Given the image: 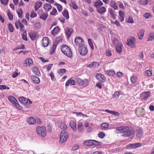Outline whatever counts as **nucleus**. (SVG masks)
Returning <instances> with one entry per match:
<instances>
[{
  "instance_id": "nucleus-55",
  "label": "nucleus",
  "mask_w": 154,
  "mask_h": 154,
  "mask_svg": "<svg viewBox=\"0 0 154 154\" xmlns=\"http://www.w3.org/2000/svg\"><path fill=\"white\" fill-rule=\"evenodd\" d=\"M66 71V70L65 69H60L58 70V73L60 75L61 73L63 74L65 73Z\"/></svg>"
},
{
  "instance_id": "nucleus-56",
  "label": "nucleus",
  "mask_w": 154,
  "mask_h": 154,
  "mask_svg": "<svg viewBox=\"0 0 154 154\" xmlns=\"http://www.w3.org/2000/svg\"><path fill=\"white\" fill-rule=\"evenodd\" d=\"M57 11L56 9L55 8H53L52 11L50 12V14L51 15H54Z\"/></svg>"
},
{
  "instance_id": "nucleus-29",
  "label": "nucleus",
  "mask_w": 154,
  "mask_h": 154,
  "mask_svg": "<svg viewBox=\"0 0 154 154\" xmlns=\"http://www.w3.org/2000/svg\"><path fill=\"white\" fill-rule=\"evenodd\" d=\"M70 125L71 127L72 128L74 132L76 131V124L73 121H71L70 122Z\"/></svg>"
},
{
  "instance_id": "nucleus-15",
  "label": "nucleus",
  "mask_w": 154,
  "mask_h": 154,
  "mask_svg": "<svg viewBox=\"0 0 154 154\" xmlns=\"http://www.w3.org/2000/svg\"><path fill=\"white\" fill-rule=\"evenodd\" d=\"M99 66V64L98 63L96 62H93L92 63L88 65L87 66L89 68H95L98 67Z\"/></svg>"
},
{
  "instance_id": "nucleus-1",
  "label": "nucleus",
  "mask_w": 154,
  "mask_h": 154,
  "mask_svg": "<svg viewBox=\"0 0 154 154\" xmlns=\"http://www.w3.org/2000/svg\"><path fill=\"white\" fill-rule=\"evenodd\" d=\"M61 49L63 54L66 55L68 57L71 58L72 57V51L68 46L65 45L61 47Z\"/></svg>"
},
{
  "instance_id": "nucleus-53",
  "label": "nucleus",
  "mask_w": 154,
  "mask_h": 154,
  "mask_svg": "<svg viewBox=\"0 0 154 154\" xmlns=\"http://www.w3.org/2000/svg\"><path fill=\"white\" fill-rule=\"evenodd\" d=\"M88 43L92 49H94V46L90 38L88 39Z\"/></svg>"
},
{
  "instance_id": "nucleus-25",
  "label": "nucleus",
  "mask_w": 154,
  "mask_h": 154,
  "mask_svg": "<svg viewBox=\"0 0 154 154\" xmlns=\"http://www.w3.org/2000/svg\"><path fill=\"white\" fill-rule=\"evenodd\" d=\"M37 35V32H31L29 34L30 37V38L32 40H34L36 39Z\"/></svg>"
},
{
  "instance_id": "nucleus-32",
  "label": "nucleus",
  "mask_w": 154,
  "mask_h": 154,
  "mask_svg": "<svg viewBox=\"0 0 154 154\" xmlns=\"http://www.w3.org/2000/svg\"><path fill=\"white\" fill-rule=\"evenodd\" d=\"M62 14L66 19L69 18V14L68 11L66 9H64V11L62 13Z\"/></svg>"
},
{
  "instance_id": "nucleus-57",
  "label": "nucleus",
  "mask_w": 154,
  "mask_h": 154,
  "mask_svg": "<svg viewBox=\"0 0 154 154\" xmlns=\"http://www.w3.org/2000/svg\"><path fill=\"white\" fill-rule=\"evenodd\" d=\"M137 77L134 76H132L131 77V80L132 83H134L136 82V80H137Z\"/></svg>"
},
{
  "instance_id": "nucleus-2",
  "label": "nucleus",
  "mask_w": 154,
  "mask_h": 154,
  "mask_svg": "<svg viewBox=\"0 0 154 154\" xmlns=\"http://www.w3.org/2000/svg\"><path fill=\"white\" fill-rule=\"evenodd\" d=\"M8 100L14 104V106L17 109H21L22 107L20 106L17 100L14 97L10 96L8 97Z\"/></svg>"
},
{
  "instance_id": "nucleus-44",
  "label": "nucleus",
  "mask_w": 154,
  "mask_h": 154,
  "mask_svg": "<svg viewBox=\"0 0 154 154\" xmlns=\"http://www.w3.org/2000/svg\"><path fill=\"white\" fill-rule=\"evenodd\" d=\"M54 5L57 6V8L59 11L60 12L62 11V7L60 5L57 3H55L54 4Z\"/></svg>"
},
{
  "instance_id": "nucleus-35",
  "label": "nucleus",
  "mask_w": 154,
  "mask_h": 154,
  "mask_svg": "<svg viewBox=\"0 0 154 154\" xmlns=\"http://www.w3.org/2000/svg\"><path fill=\"white\" fill-rule=\"evenodd\" d=\"M62 42V38L60 36L57 37L56 38L55 42L54 43V44L57 45L59 43H61Z\"/></svg>"
},
{
  "instance_id": "nucleus-37",
  "label": "nucleus",
  "mask_w": 154,
  "mask_h": 154,
  "mask_svg": "<svg viewBox=\"0 0 154 154\" xmlns=\"http://www.w3.org/2000/svg\"><path fill=\"white\" fill-rule=\"evenodd\" d=\"M17 12L18 15V17L20 18H22V14L23 13V11L21 8H20L17 11Z\"/></svg>"
},
{
  "instance_id": "nucleus-50",
  "label": "nucleus",
  "mask_w": 154,
  "mask_h": 154,
  "mask_svg": "<svg viewBox=\"0 0 154 154\" xmlns=\"http://www.w3.org/2000/svg\"><path fill=\"white\" fill-rule=\"evenodd\" d=\"M153 39H154V32H152L150 34L148 41H152Z\"/></svg>"
},
{
  "instance_id": "nucleus-19",
  "label": "nucleus",
  "mask_w": 154,
  "mask_h": 154,
  "mask_svg": "<svg viewBox=\"0 0 154 154\" xmlns=\"http://www.w3.org/2000/svg\"><path fill=\"white\" fill-rule=\"evenodd\" d=\"M72 78H70L66 82L65 84L66 86H68L69 84L72 85H75V81L73 80H72Z\"/></svg>"
},
{
  "instance_id": "nucleus-61",
  "label": "nucleus",
  "mask_w": 154,
  "mask_h": 154,
  "mask_svg": "<svg viewBox=\"0 0 154 154\" xmlns=\"http://www.w3.org/2000/svg\"><path fill=\"white\" fill-rule=\"evenodd\" d=\"M101 126L103 128H106L108 127L109 125L106 123H103L101 125Z\"/></svg>"
},
{
  "instance_id": "nucleus-6",
  "label": "nucleus",
  "mask_w": 154,
  "mask_h": 154,
  "mask_svg": "<svg viewBox=\"0 0 154 154\" xmlns=\"http://www.w3.org/2000/svg\"><path fill=\"white\" fill-rule=\"evenodd\" d=\"M134 132L132 129H129V127L125 128L122 135L123 137H129L134 134Z\"/></svg>"
},
{
  "instance_id": "nucleus-17",
  "label": "nucleus",
  "mask_w": 154,
  "mask_h": 154,
  "mask_svg": "<svg viewBox=\"0 0 154 154\" xmlns=\"http://www.w3.org/2000/svg\"><path fill=\"white\" fill-rule=\"evenodd\" d=\"M19 100L24 105L28 104V99H27L24 97H20L19 98Z\"/></svg>"
},
{
  "instance_id": "nucleus-48",
  "label": "nucleus",
  "mask_w": 154,
  "mask_h": 154,
  "mask_svg": "<svg viewBox=\"0 0 154 154\" xmlns=\"http://www.w3.org/2000/svg\"><path fill=\"white\" fill-rule=\"evenodd\" d=\"M8 16L10 20H12L13 19V15L10 11H8L7 13Z\"/></svg>"
},
{
  "instance_id": "nucleus-26",
  "label": "nucleus",
  "mask_w": 154,
  "mask_h": 154,
  "mask_svg": "<svg viewBox=\"0 0 154 154\" xmlns=\"http://www.w3.org/2000/svg\"><path fill=\"white\" fill-rule=\"evenodd\" d=\"M32 63V61L31 59L28 58L25 60L24 65L26 66H29Z\"/></svg>"
},
{
  "instance_id": "nucleus-20",
  "label": "nucleus",
  "mask_w": 154,
  "mask_h": 154,
  "mask_svg": "<svg viewBox=\"0 0 154 154\" xmlns=\"http://www.w3.org/2000/svg\"><path fill=\"white\" fill-rule=\"evenodd\" d=\"M51 5L49 4L46 3L44 5V8L46 11H48L52 8Z\"/></svg>"
},
{
  "instance_id": "nucleus-49",
  "label": "nucleus",
  "mask_w": 154,
  "mask_h": 154,
  "mask_svg": "<svg viewBox=\"0 0 154 154\" xmlns=\"http://www.w3.org/2000/svg\"><path fill=\"white\" fill-rule=\"evenodd\" d=\"M98 137L101 139H103L105 136V134L103 132H100L98 134Z\"/></svg>"
},
{
  "instance_id": "nucleus-16",
  "label": "nucleus",
  "mask_w": 154,
  "mask_h": 154,
  "mask_svg": "<svg viewBox=\"0 0 154 154\" xmlns=\"http://www.w3.org/2000/svg\"><path fill=\"white\" fill-rule=\"evenodd\" d=\"M66 34L68 37H69L72 32H73V30L71 28L66 27L65 30Z\"/></svg>"
},
{
  "instance_id": "nucleus-21",
  "label": "nucleus",
  "mask_w": 154,
  "mask_h": 154,
  "mask_svg": "<svg viewBox=\"0 0 154 154\" xmlns=\"http://www.w3.org/2000/svg\"><path fill=\"white\" fill-rule=\"evenodd\" d=\"M97 11L100 14H102L106 12V8L104 7L103 6L97 9Z\"/></svg>"
},
{
  "instance_id": "nucleus-38",
  "label": "nucleus",
  "mask_w": 154,
  "mask_h": 154,
  "mask_svg": "<svg viewBox=\"0 0 154 154\" xmlns=\"http://www.w3.org/2000/svg\"><path fill=\"white\" fill-rule=\"evenodd\" d=\"M32 70L33 72L36 75H38V69L36 67H33L32 68Z\"/></svg>"
},
{
  "instance_id": "nucleus-41",
  "label": "nucleus",
  "mask_w": 154,
  "mask_h": 154,
  "mask_svg": "<svg viewBox=\"0 0 154 154\" xmlns=\"http://www.w3.org/2000/svg\"><path fill=\"white\" fill-rule=\"evenodd\" d=\"M48 16L47 14L43 13L40 16V18L44 20H45L46 19Z\"/></svg>"
},
{
  "instance_id": "nucleus-31",
  "label": "nucleus",
  "mask_w": 154,
  "mask_h": 154,
  "mask_svg": "<svg viewBox=\"0 0 154 154\" xmlns=\"http://www.w3.org/2000/svg\"><path fill=\"white\" fill-rule=\"evenodd\" d=\"M23 25L22 24L20 21V20H18L15 23V26L16 28L17 29L19 28V27L21 26V27H23Z\"/></svg>"
},
{
  "instance_id": "nucleus-10",
  "label": "nucleus",
  "mask_w": 154,
  "mask_h": 154,
  "mask_svg": "<svg viewBox=\"0 0 154 154\" xmlns=\"http://www.w3.org/2000/svg\"><path fill=\"white\" fill-rule=\"evenodd\" d=\"M96 78L101 83L105 82L106 81L105 77L103 75L100 73L97 74L96 75Z\"/></svg>"
},
{
  "instance_id": "nucleus-60",
  "label": "nucleus",
  "mask_w": 154,
  "mask_h": 154,
  "mask_svg": "<svg viewBox=\"0 0 154 154\" xmlns=\"http://www.w3.org/2000/svg\"><path fill=\"white\" fill-rule=\"evenodd\" d=\"M2 4L6 5L8 4V0H0Z\"/></svg>"
},
{
  "instance_id": "nucleus-30",
  "label": "nucleus",
  "mask_w": 154,
  "mask_h": 154,
  "mask_svg": "<svg viewBox=\"0 0 154 154\" xmlns=\"http://www.w3.org/2000/svg\"><path fill=\"white\" fill-rule=\"evenodd\" d=\"M144 31L143 29H142L138 33V35L139 39L141 40L142 39L144 35Z\"/></svg>"
},
{
  "instance_id": "nucleus-52",
  "label": "nucleus",
  "mask_w": 154,
  "mask_h": 154,
  "mask_svg": "<svg viewBox=\"0 0 154 154\" xmlns=\"http://www.w3.org/2000/svg\"><path fill=\"white\" fill-rule=\"evenodd\" d=\"M113 43L115 44V46L116 45H119V44H121V43L119 42L118 40L115 38H114L113 40Z\"/></svg>"
},
{
  "instance_id": "nucleus-12",
  "label": "nucleus",
  "mask_w": 154,
  "mask_h": 154,
  "mask_svg": "<svg viewBox=\"0 0 154 154\" xmlns=\"http://www.w3.org/2000/svg\"><path fill=\"white\" fill-rule=\"evenodd\" d=\"M141 146V144L140 143H136L130 144L127 146V147L128 149H132L140 147Z\"/></svg>"
},
{
  "instance_id": "nucleus-46",
  "label": "nucleus",
  "mask_w": 154,
  "mask_h": 154,
  "mask_svg": "<svg viewBox=\"0 0 154 154\" xmlns=\"http://www.w3.org/2000/svg\"><path fill=\"white\" fill-rule=\"evenodd\" d=\"M145 75H146L150 76L152 74V71L151 70L149 69L146 70L145 72Z\"/></svg>"
},
{
  "instance_id": "nucleus-39",
  "label": "nucleus",
  "mask_w": 154,
  "mask_h": 154,
  "mask_svg": "<svg viewBox=\"0 0 154 154\" xmlns=\"http://www.w3.org/2000/svg\"><path fill=\"white\" fill-rule=\"evenodd\" d=\"M32 79L34 83L36 84L38 83V77L34 75L32 76Z\"/></svg>"
},
{
  "instance_id": "nucleus-5",
  "label": "nucleus",
  "mask_w": 154,
  "mask_h": 154,
  "mask_svg": "<svg viewBox=\"0 0 154 154\" xmlns=\"http://www.w3.org/2000/svg\"><path fill=\"white\" fill-rule=\"evenodd\" d=\"M136 40L135 38L133 36H131L127 39L126 44L128 46H130L132 48L135 47Z\"/></svg>"
},
{
  "instance_id": "nucleus-54",
  "label": "nucleus",
  "mask_w": 154,
  "mask_h": 154,
  "mask_svg": "<svg viewBox=\"0 0 154 154\" xmlns=\"http://www.w3.org/2000/svg\"><path fill=\"white\" fill-rule=\"evenodd\" d=\"M100 144L101 143L100 142L95 140H93V145L100 146Z\"/></svg>"
},
{
  "instance_id": "nucleus-11",
  "label": "nucleus",
  "mask_w": 154,
  "mask_h": 154,
  "mask_svg": "<svg viewBox=\"0 0 154 154\" xmlns=\"http://www.w3.org/2000/svg\"><path fill=\"white\" fill-rule=\"evenodd\" d=\"M49 41V39L48 37H43L42 40V46L44 47L48 46V45Z\"/></svg>"
},
{
  "instance_id": "nucleus-42",
  "label": "nucleus",
  "mask_w": 154,
  "mask_h": 154,
  "mask_svg": "<svg viewBox=\"0 0 154 154\" xmlns=\"http://www.w3.org/2000/svg\"><path fill=\"white\" fill-rule=\"evenodd\" d=\"M59 127L61 129L66 130L67 128V126L64 123L62 122L59 125Z\"/></svg>"
},
{
  "instance_id": "nucleus-18",
  "label": "nucleus",
  "mask_w": 154,
  "mask_h": 154,
  "mask_svg": "<svg viewBox=\"0 0 154 154\" xmlns=\"http://www.w3.org/2000/svg\"><path fill=\"white\" fill-rule=\"evenodd\" d=\"M122 43L119 44V45L115 46V48L116 51L119 54H121L122 51Z\"/></svg>"
},
{
  "instance_id": "nucleus-63",
  "label": "nucleus",
  "mask_w": 154,
  "mask_h": 154,
  "mask_svg": "<svg viewBox=\"0 0 154 154\" xmlns=\"http://www.w3.org/2000/svg\"><path fill=\"white\" fill-rule=\"evenodd\" d=\"M151 16V14L149 13H146L144 14V16L146 19H148Z\"/></svg>"
},
{
  "instance_id": "nucleus-43",
  "label": "nucleus",
  "mask_w": 154,
  "mask_h": 154,
  "mask_svg": "<svg viewBox=\"0 0 154 154\" xmlns=\"http://www.w3.org/2000/svg\"><path fill=\"white\" fill-rule=\"evenodd\" d=\"M109 11L113 18L114 20L116 19V18L113 10L112 8H111L109 10Z\"/></svg>"
},
{
  "instance_id": "nucleus-62",
  "label": "nucleus",
  "mask_w": 154,
  "mask_h": 154,
  "mask_svg": "<svg viewBox=\"0 0 154 154\" xmlns=\"http://www.w3.org/2000/svg\"><path fill=\"white\" fill-rule=\"evenodd\" d=\"M140 115L142 116H143V115H145V112L144 108H142L140 110Z\"/></svg>"
},
{
  "instance_id": "nucleus-58",
  "label": "nucleus",
  "mask_w": 154,
  "mask_h": 154,
  "mask_svg": "<svg viewBox=\"0 0 154 154\" xmlns=\"http://www.w3.org/2000/svg\"><path fill=\"white\" fill-rule=\"evenodd\" d=\"M120 94L119 92L118 91H116L115 92L114 94L112 95V97L113 98L116 97L117 96L119 97Z\"/></svg>"
},
{
  "instance_id": "nucleus-7",
  "label": "nucleus",
  "mask_w": 154,
  "mask_h": 154,
  "mask_svg": "<svg viewBox=\"0 0 154 154\" xmlns=\"http://www.w3.org/2000/svg\"><path fill=\"white\" fill-rule=\"evenodd\" d=\"M75 80L77 83L79 85H82L85 87L88 85V79H85L83 80L79 78H76Z\"/></svg>"
},
{
  "instance_id": "nucleus-24",
  "label": "nucleus",
  "mask_w": 154,
  "mask_h": 154,
  "mask_svg": "<svg viewBox=\"0 0 154 154\" xmlns=\"http://www.w3.org/2000/svg\"><path fill=\"white\" fill-rule=\"evenodd\" d=\"M60 30V28L58 26L55 27L54 29L51 31V34L53 35L56 34Z\"/></svg>"
},
{
  "instance_id": "nucleus-33",
  "label": "nucleus",
  "mask_w": 154,
  "mask_h": 154,
  "mask_svg": "<svg viewBox=\"0 0 154 154\" xmlns=\"http://www.w3.org/2000/svg\"><path fill=\"white\" fill-rule=\"evenodd\" d=\"M127 128L128 127L121 126L117 127L116 129L118 131H119L120 133H122V134L124 130L125 129V128Z\"/></svg>"
},
{
  "instance_id": "nucleus-13",
  "label": "nucleus",
  "mask_w": 154,
  "mask_h": 154,
  "mask_svg": "<svg viewBox=\"0 0 154 154\" xmlns=\"http://www.w3.org/2000/svg\"><path fill=\"white\" fill-rule=\"evenodd\" d=\"M40 128V132H39V135H40L43 137H45L46 134V131L45 127L43 126H39V129Z\"/></svg>"
},
{
  "instance_id": "nucleus-8",
  "label": "nucleus",
  "mask_w": 154,
  "mask_h": 154,
  "mask_svg": "<svg viewBox=\"0 0 154 154\" xmlns=\"http://www.w3.org/2000/svg\"><path fill=\"white\" fill-rule=\"evenodd\" d=\"M150 94V93L149 91H145L140 94V97L141 100L146 101Z\"/></svg>"
},
{
  "instance_id": "nucleus-9",
  "label": "nucleus",
  "mask_w": 154,
  "mask_h": 154,
  "mask_svg": "<svg viewBox=\"0 0 154 154\" xmlns=\"http://www.w3.org/2000/svg\"><path fill=\"white\" fill-rule=\"evenodd\" d=\"M75 45L76 46L79 45V47H80L82 44H84L83 39L79 37L75 38Z\"/></svg>"
},
{
  "instance_id": "nucleus-4",
  "label": "nucleus",
  "mask_w": 154,
  "mask_h": 154,
  "mask_svg": "<svg viewBox=\"0 0 154 154\" xmlns=\"http://www.w3.org/2000/svg\"><path fill=\"white\" fill-rule=\"evenodd\" d=\"M78 50L80 54L82 56H85L88 52V50L84 44H82L79 47Z\"/></svg>"
},
{
  "instance_id": "nucleus-64",
  "label": "nucleus",
  "mask_w": 154,
  "mask_h": 154,
  "mask_svg": "<svg viewBox=\"0 0 154 154\" xmlns=\"http://www.w3.org/2000/svg\"><path fill=\"white\" fill-rule=\"evenodd\" d=\"M37 16V14L34 12L32 11L30 14V17H31L33 18L36 17Z\"/></svg>"
},
{
  "instance_id": "nucleus-23",
  "label": "nucleus",
  "mask_w": 154,
  "mask_h": 154,
  "mask_svg": "<svg viewBox=\"0 0 154 154\" xmlns=\"http://www.w3.org/2000/svg\"><path fill=\"white\" fill-rule=\"evenodd\" d=\"M27 122L30 125H33L35 122L36 120L34 118L31 117L28 119Z\"/></svg>"
},
{
  "instance_id": "nucleus-34",
  "label": "nucleus",
  "mask_w": 154,
  "mask_h": 154,
  "mask_svg": "<svg viewBox=\"0 0 154 154\" xmlns=\"http://www.w3.org/2000/svg\"><path fill=\"white\" fill-rule=\"evenodd\" d=\"M137 136L138 137H140L143 134V131L141 129H139L137 130Z\"/></svg>"
},
{
  "instance_id": "nucleus-3",
  "label": "nucleus",
  "mask_w": 154,
  "mask_h": 154,
  "mask_svg": "<svg viewBox=\"0 0 154 154\" xmlns=\"http://www.w3.org/2000/svg\"><path fill=\"white\" fill-rule=\"evenodd\" d=\"M68 137V134L64 130L62 131L60 135L59 143H63L67 140Z\"/></svg>"
},
{
  "instance_id": "nucleus-51",
  "label": "nucleus",
  "mask_w": 154,
  "mask_h": 154,
  "mask_svg": "<svg viewBox=\"0 0 154 154\" xmlns=\"http://www.w3.org/2000/svg\"><path fill=\"white\" fill-rule=\"evenodd\" d=\"M148 1L147 0H140V3L141 5H146L148 4Z\"/></svg>"
},
{
  "instance_id": "nucleus-28",
  "label": "nucleus",
  "mask_w": 154,
  "mask_h": 154,
  "mask_svg": "<svg viewBox=\"0 0 154 154\" xmlns=\"http://www.w3.org/2000/svg\"><path fill=\"white\" fill-rule=\"evenodd\" d=\"M111 7L113 8L114 10H116L118 9V5L117 3L114 1H111L110 4Z\"/></svg>"
},
{
  "instance_id": "nucleus-22",
  "label": "nucleus",
  "mask_w": 154,
  "mask_h": 154,
  "mask_svg": "<svg viewBox=\"0 0 154 154\" xmlns=\"http://www.w3.org/2000/svg\"><path fill=\"white\" fill-rule=\"evenodd\" d=\"M105 111L115 116H119L120 115V113L118 112H116L115 111L109 110L106 109Z\"/></svg>"
},
{
  "instance_id": "nucleus-47",
  "label": "nucleus",
  "mask_w": 154,
  "mask_h": 154,
  "mask_svg": "<svg viewBox=\"0 0 154 154\" xmlns=\"http://www.w3.org/2000/svg\"><path fill=\"white\" fill-rule=\"evenodd\" d=\"M9 30L10 32H13L14 31V28L12 24L11 23L8 24Z\"/></svg>"
},
{
  "instance_id": "nucleus-27",
  "label": "nucleus",
  "mask_w": 154,
  "mask_h": 154,
  "mask_svg": "<svg viewBox=\"0 0 154 154\" xmlns=\"http://www.w3.org/2000/svg\"><path fill=\"white\" fill-rule=\"evenodd\" d=\"M84 145L87 146H91L93 145V140H88L84 142Z\"/></svg>"
},
{
  "instance_id": "nucleus-59",
  "label": "nucleus",
  "mask_w": 154,
  "mask_h": 154,
  "mask_svg": "<svg viewBox=\"0 0 154 154\" xmlns=\"http://www.w3.org/2000/svg\"><path fill=\"white\" fill-rule=\"evenodd\" d=\"M50 76L51 77V80L52 81H55L56 79L54 77V75L52 72H51L50 74Z\"/></svg>"
},
{
  "instance_id": "nucleus-45",
  "label": "nucleus",
  "mask_w": 154,
  "mask_h": 154,
  "mask_svg": "<svg viewBox=\"0 0 154 154\" xmlns=\"http://www.w3.org/2000/svg\"><path fill=\"white\" fill-rule=\"evenodd\" d=\"M56 46V45H55V44H54L50 53V54L51 55L53 54L54 53Z\"/></svg>"
},
{
  "instance_id": "nucleus-14",
  "label": "nucleus",
  "mask_w": 154,
  "mask_h": 154,
  "mask_svg": "<svg viewBox=\"0 0 154 154\" xmlns=\"http://www.w3.org/2000/svg\"><path fill=\"white\" fill-rule=\"evenodd\" d=\"M103 5V3L100 0H98L94 2V5L96 7L97 9Z\"/></svg>"
},
{
  "instance_id": "nucleus-40",
  "label": "nucleus",
  "mask_w": 154,
  "mask_h": 154,
  "mask_svg": "<svg viewBox=\"0 0 154 154\" xmlns=\"http://www.w3.org/2000/svg\"><path fill=\"white\" fill-rule=\"evenodd\" d=\"M71 6L74 9L76 10L78 8V6L76 5V3L74 2H72L70 4Z\"/></svg>"
},
{
  "instance_id": "nucleus-36",
  "label": "nucleus",
  "mask_w": 154,
  "mask_h": 154,
  "mask_svg": "<svg viewBox=\"0 0 154 154\" xmlns=\"http://www.w3.org/2000/svg\"><path fill=\"white\" fill-rule=\"evenodd\" d=\"M107 73L108 75L112 76H114L116 74L115 71L113 70H107Z\"/></svg>"
}]
</instances>
